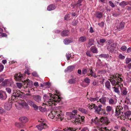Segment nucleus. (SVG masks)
<instances>
[{"label":"nucleus","mask_w":131,"mask_h":131,"mask_svg":"<svg viewBox=\"0 0 131 131\" xmlns=\"http://www.w3.org/2000/svg\"><path fill=\"white\" fill-rule=\"evenodd\" d=\"M56 93L58 94V95L55 94L54 95L50 94V99L49 98V96L45 95L43 96V99L45 103H44L43 104L47 106H49L53 105L56 106V103L58 102L61 100V99L58 95L59 94V92L57 90L56 91Z\"/></svg>","instance_id":"f257e3e1"},{"label":"nucleus","mask_w":131,"mask_h":131,"mask_svg":"<svg viewBox=\"0 0 131 131\" xmlns=\"http://www.w3.org/2000/svg\"><path fill=\"white\" fill-rule=\"evenodd\" d=\"M61 111H53L50 112L48 116V118L50 119H54L55 120L62 121L64 118V115L61 113Z\"/></svg>","instance_id":"f03ea898"},{"label":"nucleus","mask_w":131,"mask_h":131,"mask_svg":"<svg viewBox=\"0 0 131 131\" xmlns=\"http://www.w3.org/2000/svg\"><path fill=\"white\" fill-rule=\"evenodd\" d=\"M111 78L109 80L110 81L112 85L114 86L116 83V81L114 80H112L114 78H115L117 81L116 82V84H119L123 81V77L121 74H116L115 75H112L110 77Z\"/></svg>","instance_id":"7ed1b4c3"},{"label":"nucleus","mask_w":131,"mask_h":131,"mask_svg":"<svg viewBox=\"0 0 131 131\" xmlns=\"http://www.w3.org/2000/svg\"><path fill=\"white\" fill-rule=\"evenodd\" d=\"M19 90L17 89L16 90L14 88L13 90V93L12 95V98H16V97H19L22 98L24 97V95H22Z\"/></svg>","instance_id":"20e7f679"},{"label":"nucleus","mask_w":131,"mask_h":131,"mask_svg":"<svg viewBox=\"0 0 131 131\" xmlns=\"http://www.w3.org/2000/svg\"><path fill=\"white\" fill-rule=\"evenodd\" d=\"M117 46V43H113L108 46L107 50L112 53H115L116 51V47Z\"/></svg>","instance_id":"39448f33"},{"label":"nucleus","mask_w":131,"mask_h":131,"mask_svg":"<svg viewBox=\"0 0 131 131\" xmlns=\"http://www.w3.org/2000/svg\"><path fill=\"white\" fill-rule=\"evenodd\" d=\"M91 123L93 125H96L98 127L99 125L100 126L102 125L101 124H100L99 119L97 117L92 119L91 121Z\"/></svg>","instance_id":"423d86ee"},{"label":"nucleus","mask_w":131,"mask_h":131,"mask_svg":"<svg viewBox=\"0 0 131 131\" xmlns=\"http://www.w3.org/2000/svg\"><path fill=\"white\" fill-rule=\"evenodd\" d=\"M125 23L124 22L122 21L120 24H116L114 28L115 30H121L124 27Z\"/></svg>","instance_id":"0eeeda50"},{"label":"nucleus","mask_w":131,"mask_h":131,"mask_svg":"<svg viewBox=\"0 0 131 131\" xmlns=\"http://www.w3.org/2000/svg\"><path fill=\"white\" fill-rule=\"evenodd\" d=\"M14 83V82L11 79H6L3 81L2 83V85L5 86L6 85H10V86H11Z\"/></svg>","instance_id":"6e6552de"},{"label":"nucleus","mask_w":131,"mask_h":131,"mask_svg":"<svg viewBox=\"0 0 131 131\" xmlns=\"http://www.w3.org/2000/svg\"><path fill=\"white\" fill-rule=\"evenodd\" d=\"M92 105H91V106L95 110V112L99 113L102 110L101 107H102V105L101 104H100L98 106H95L94 104H93L92 103Z\"/></svg>","instance_id":"1a4fd4ad"},{"label":"nucleus","mask_w":131,"mask_h":131,"mask_svg":"<svg viewBox=\"0 0 131 131\" xmlns=\"http://www.w3.org/2000/svg\"><path fill=\"white\" fill-rule=\"evenodd\" d=\"M47 125L44 122L41 123L39 125L36 126V127L38 129L40 130H41L43 128H46L48 127Z\"/></svg>","instance_id":"9d476101"},{"label":"nucleus","mask_w":131,"mask_h":131,"mask_svg":"<svg viewBox=\"0 0 131 131\" xmlns=\"http://www.w3.org/2000/svg\"><path fill=\"white\" fill-rule=\"evenodd\" d=\"M80 117L75 119V124H77L78 123L83 124L84 121V116L80 117Z\"/></svg>","instance_id":"9b49d317"},{"label":"nucleus","mask_w":131,"mask_h":131,"mask_svg":"<svg viewBox=\"0 0 131 131\" xmlns=\"http://www.w3.org/2000/svg\"><path fill=\"white\" fill-rule=\"evenodd\" d=\"M5 109L7 111H9L12 107V104L11 102L6 103L4 106Z\"/></svg>","instance_id":"f8f14e48"},{"label":"nucleus","mask_w":131,"mask_h":131,"mask_svg":"<svg viewBox=\"0 0 131 131\" xmlns=\"http://www.w3.org/2000/svg\"><path fill=\"white\" fill-rule=\"evenodd\" d=\"M7 95L5 92H0V99L2 100H5L7 98Z\"/></svg>","instance_id":"ddd939ff"},{"label":"nucleus","mask_w":131,"mask_h":131,"mask_svg":"<svg viewBox=\"0 0 131 131\" xmlns=\"http://www.w3.org/2000/svg\"><path fill=\"white\" fill-rule=\"evenodd\" d=\"M14 79L16 81H20L23 78L22 75L20 73L15 74L14 76Z\"/></svg>","instance_id":"4468645a"},{"label":"nucleus","mask_w":131,"mask_h":131,"mask_svg":"<svg viewBox=\"0 0 131 131\" xmlns=\"http://www.w3.org/2000/svg\"><path fill=\"white\" fill-rule=\"evenodd\" d=\"M122 109L121 108H116L115 115L116 116H120L121 115H121V113H123V112L121 111Z\"/></svg>","instance_id":"2eb2a0df"},{"label":"nucleus","mask_w":131,"mask_h":131,"mask_svg":"<svg viewBox=\"0 0 131 131\" xmlns=\"http://www.w3.org/2000/svg\"><path fill=\"white\" fill-rule=\"evenodd\" d=\"M94 39L93 38L89 39L88 41L87 46L89 47H90L91 46L94 45Z\"/></svg>","instance_id":"dca6fc26"},{"label":"nucleus","mask_w":131,"mask_h":131,"mask_svg":"<svg viewBox=\"0 0 131 131\" xmlns=\"http://www.w3.org/2000/svg\"><path fill=\"white\" fill-rule=\"evenodd\" d=\"M89 100L92 102L96 103L99 102V97L96 96L95 97L93 98L90 97L89 98Z\"/></svg>","instance_id":"f3484780"},{"label":"nucleus","mask_w":131,"mask_h":131,"mask_svg":"<svg viewBox=\"0 0 131 131\" xmlns=\"http://www.w3.org/2000/svg\"><path fill=\"white\" fill-rule=\"evenodd\" d=\"M63 130H61L59 129H56L55 131H76V129L73 128L67 127V128L63 129Z\"/></svg>","instance_id":"a211bd4d"},{"label":"nucleus","mask_w":131,"mask_h":131,"mask_svg":"<svg viewBox=\"0 0 131 131\" xmlns=\"http://www.w3.org/2000/svg\"><path fill=\"white\" fill-rule=\"evenodd\" d=\"M116 100L114 98H111L108 101L109 104L111 105H115L116 103Z\"/></svg>","instance_id":"6ab92c4d"},{"label":"nucleus","mask_w":131,"mask_h":131,"mask_svg":"<svg viewBox=\"0 0 131 131\" xmlns=\"http://www.w3.org/2000/svg\"><path fill=\"white\" fill-rule=\"evenodd\" d=\"M107 100V98L105 97H102L99 99V102H100L103 105H105Z\"/></svg>","instance_id":"aec40b11"},{"label":"nucleus","mask_w":131,"mask_h":131,"mask_svg":"<svg viewBox=\"0 0 131 131\" xmlns=\"http://www.w3.org/2000/svg\"><path fill=\"white\" fill-rule=\"evenodd\" d=\"M34 100L37 102H39L41 101V97L39 95H35L32 96Z\"/></svg>","instance_id":"412c9836"},{"label":"nucleus","mask_w":131,"mask_h":131,"mask_svg":"<svg viewBox=\"0 0 131 131\" xmlns=\"http://www.w3.org/2000/svg\"><path fill=\"white\" fill-rule=\"evenodd\" d=\"M108 119L107 117H103L101 118L99 121L100 122V123L107 124L108 123Z\"/></svg>","instance_id":"4be33fe9"},{"label":"nucleus","mask_w":131,"mask_h":131,"mask_svg":"<svg viewBox=\"0 0 131 131\" xmlns=\"http://www.w3.org/2000/svg\"><path fill=\"white\" fill-rule=\"evenodd\" d=\"M74 67L73 66H68L64 70L65 72H71L74 69Z\"/></svg>","instance_id":"5701e85b"},{"label":"nucleus","mask_w":131,"mask_h":131,"mask_svg":"<svg viewBox=\"0 0 131 131\" xmlns=\"http://www.w3.org/2000/svg\"><path fill=\"white\" fill-rule=\"evenodd\" d=\"M20 105L22 107L25 108H27L28 107V104L25 101L22 102L20 103Z\"/></svg>","instance_id":"b1692460"},{"label":"nucleus","mask_w":131,"mask_h":131,"mask_svg":"<svg viewBox=\"0 0 131 131\" xmlns=\"http://www.w3.org/2000/svg\"><path fill=\"white\" fill-rule=\"evenodd\" d=\"M19 120L23 123H26L28 122V119L26 117L23 116L20 117Z\"/></svg>","instance_id":"393cba45"},{"label":"nucleus","mask_w":131,"mask_h":131,"mask_svg":"<svg viewBox=\"0 0 131 131\" xmlns=\"http://www.w3.org/2000/svg\"><path fill=\"white\" fill-rule=\"evenodd\" d=\"M121 92L122 95L123 96L126 95L127 93V89L125 88H122L121 90Z\"/></svg>","instance_id":"a878e982"},{"label":"nucleus","mask_w":131,"mask_h":131,"mask_svg":"<svg viewBox=\"0 0 131 131\" xmlns=\"http://www.w3.org/2000/svg\"><path fill=\"white\" fill-rule=\"evenodd\" d=\"M78 110L83 114H89L88 111L83 108H78Z\"/></svg>","instance_id":"bb28decb"},{"label":"nucleus","mask_w":131,"mask_h":131,"mask_svg":"<svg viewBox=\"0 0 131 131\" xmlns=\"http://www.w3.org/2000/svg\"><path fill=\"white\" fill-rule=\"evenodd\" d=\"M87 38L85 36H82L80 37L79 39V41L81 42H85Z\"/></svg>","instance_id":"cd10ccee"},{"label":"nucleus","mask_w":131,"mask_h":131,"mask_svg":"<svg viewBox=\"0 0 131 131\" xmlns=\"http://www.w3.org/2000/svg\"><path fill=\"white\" fill-rule=\"evenodd\" d=\"M56 7L54 5L51 4L49 5L47 7V9L49 11H51L54 10Z\"/></svg>","instance_id":"c85d7f7f"},{"label":"nucleus","mask_w":131,"mask_h":131,"mask_svg":"<svg viewBox=\"0 0 131 131\" xmlns=\"http://www.w3.org/2000/svg\"><path fill=\"white\" fill-rule=\"evenodd\" d=\"M95 15L97 18L100 19L102 17L103 14L101 12H98L96 13Z\"/></svg>","instance_id":"c756f323"},{"label":"nucleus","mask_w":131,"mask_h":131,"mask_svg":"<svg viewBox=\"0 0 131 131\" xmlns=\"http://www.w3.org/2000/svg\"><path fill=\"white\" fill-rule=\"evenodd\" d=\"M69 33V31L68 30H64L62 31L61 34L62 36H66L68 35Z\"/></svg>","instance_id":"7c9ffc66"},{"label":"nucleus","mask_w":131,"mask_h":131,"mask_svg":"<svg viewBox=\"0 0 131 131\" xmlns=\"http://www.w3.org/2000/svg\"><path fill=\"white\" fill-rule=\"evenodd\" d=\"M105 86L106 88L108 90H111V85L110 82L108 81H107L105 83Z\"/></svg>","instance_id":"2f4dec72"},{"label":"nucleus","mask_w":131,"mask_h":131,"mask_svg":"<svg viewBox=\"0 0 131 131\" xmlns=\"http://www.w3.org/2000/svg\"><path fill=\"white\" fill-rule=\"evenodd\" d=\"M90 50L94 53H98V51L97 49L94 47H92L90 48Z\"/></svg>","instance_id":"473e14b6"},{"label":"nucleus","mask_w":131,"mask_h":131,"mask_svg":"<svg viewBox=\"0 0 131 131\" xmlns=\"http://www.w3.org/2000/svg\"><path fill=\"white\" fill-rule=\"evenodd\" d=\"M99 56L100 58H108L109 57V55L108 54H102L99 55Z\"/></svg>","instance_id":"72a5a7b5"},{"label":"nucleus","mask_w":131,"mask_h":131,"mask_svg":"<svg viewBox=\"0 0 131 131\" xmlns=\"http://www.w3.org/2000/svg\"><path fill=\"white\" fill-rule=\"evenodd\" d=\"M76 79L75 78H74L70 79L68 81V82L70 84L75 83L76 82Z\"/></svg>","instance_id":"f704fd0d"},{"label":"nucleus","mask_w":131,"mask_h":131,"mask_svg":"<svg viewBox=\"0 0 131 131\" xmlns=\"http://www.w3.org/2000/svg\"><path fill=\"white\" fill-rule=\"evenodd\" d=\"M72 42V40L68 38H66L64 40V43L66 45H68Z\"/></svg>","instance_id":"c9c22d12"},{"label":"nucleus","mask_w":131,"mask_h":131,"mask_svg":"<svg viewBox=\"0 0 131 131\" xmlns=\"http://www.w3.org/2000/svg\"><path fill=\"white\" fill-rule=\"evenodd\" d=\"M128 3L127 2L123 1L121 2L119 5L122 7H124L128 5Z\"/></svg>","instance_id":"e433bc0d"},{"label":"nucleus","mask_w":131,"mask_h":131,"mask_svg":"<svg viewBox=\"0 0 131 131\" xmlns=\"http://www.w3.org/2000/svg\"><path fill=\"white\" fill-rule=\"evenodd\" d=\"M98 129L99 131H108L109 130L108 129H107L106 127H105L104 128H102L101 127V126L100 125V126L98 127L97 128Z\"/></svg>","instance_id":"4c0bfd02"},{"label":"nucleus","mask_w":131,"mask_h":131,"mask_svg":"<svg viewBox=\"0 0 131 131\" xmlns=\"http://www.w3.org/2000/svg\"><path fill=\"white\" fill-rule=\"evenodd\" d=\"M39 109L40 111L42 112H44L47 111V109L46 107H44L41 106L39 107Z\"/></svg>","instance_id":"58836bf2"},{"label":"nucleus","mask_w":131,"mask_h":131,"mask_svg":"<svg viewBox=\"0 0 131 131\" xmlns=\"http://www.w3.org/2000/svg\"><path fill=\"white\" fill-rule=\"evenodd\" d=\"M15 125L16 127L19 128H22L23 127V126L22 124L19 123H16Z\"/></svg>","instance_id":"ea45409f"},{"label":"nucleus","mask_w":131,"mask_h":131,"mask_svg":"<svg viewBox=\"0 0 131 131\" xmlns=\"http://www.w3.org/2000/svg\"><path fill=\"white\" fill-rule=\"evenodd\" d=\"M28 104L30 106H32L34 104V103L29 100H27L26 101Z\"/></svg>","instance_id":"a19ab883"},{"label":"nucleus","mask_w":131,"mask_h":131,"mask_svg":"<svg viewBox=\"0 0 131 131\" xmlns=\"http://www.w3.org/2000/svg\"><path fill=\"white\" fill-rule=\"evenodd\" d=\"M91 75L94 78H96L97 77V76L96 74L93 72L92 70H90V73L88 75Z\"/></svg>","instance_id":"79ce46f5"},{"label":"nucleus","mask_w":131,"mask_h":131,"mask_svg":"<svg viewBox=\"0 0 131 131\" xmlns=\"http://www.w3.org/2000/svg\"><path fill=\"white\" fill-rule=\"evenodd\" d=\"M67 114L69 115L70 117L71 118H72L75 117V114H74L72 112H67Z\"/></svg>","instance_id":"37998d69"},{"label":"nucleus","mask_w":131,"mask_h":131,"mask_svg":"<svg viewBox=\"0 0 131 131\" xmlns=\"http://www.w3.org/2000/svg\"><path fill=\"white\" fill-rule=\"evenodd\" d=\"M112 109V107L110 106H107L106 108V110L107 112H109L111 111Z\"/></svg>","instance_id":"c03bdc74"},{"label":"nucleus","mask_w":131,"mask_h":131,"mask_svg":"<svg viewBox=\"0 0 131 131\" xmlns=\"http://www.w3.org/2000/svg\"><path fill=\"white\" fill-rule=\"evenodd\" d=\"M125 115L126 116H129L131 114V112L130 111H127L124 113Z\"/></svg>","instance_id":"a18cd8bd"},{"label":"nucleus","mask_w":131,"mask_h":131,"mask_svg":"<svg viewBox=\"0 0 131 131\" xmlns=\"http://www.w3.org/2000/svg\"><path fill=\"white\" fill-rule=\"evenodd\" d=\"M91 53V52L90 51H87L86 52V54L87 56L91 57L92 56Z\"/></svg>","instance_id":"49530a36"},{"label":"nucleus","mask_w":131,"mask_h":131,"mask_svg":"<svg viewBox=\"0 0 131 131\" xmlns=\"http://www.w3.org/2000/svg\"><path fill=\"white\" fill-rule=\"evenodd\" d=\"M90 79L88 78H86L84 79V81L85 82L87 83L88 84H89L90 83Z\"/></svg>","instance_id":"de8ad7c7"},{"label":"nucleus","mask_w":131,"mask_h":131,"mask_svg":"<svg viewBox=\"0 0 131 131\" xmlns=\"http://www.w3.org/2000/svg\"><path fill=\"white\" fill-rule=\"evenodd\" d=\"M126 63L128 64L131 61V58H127L125 59Z\"/></svg>","instance_id":"09e8293b"},{"label":"nucleus","mask_w":131,"mask_h":131,"mask_svg":"<svg viewBox=\"0 0 131 131\" xmlns=\"http://www.w3.org/2000/svg\"><path fill=\"white\" fill-rule=\"evenodd\" d=\"M71 53L70 54L69 53H68V52L66 54V57L68 60H69L70 57L72 58V57H71Z\"/></svg>","instance_id":"8fccbe9b"},{"label":"nucleus","mask_w":131,"mask_h":131,"mask_svg":"<svg viewBox=\"0 0 131 131\" xmlns=\"http://www.w3.org/2000/svg\"><path fill=\"white\" fill-rule=\"evenodd\" d=\"M114 91L117 93L118 94H119V93L120 92L118 88L115 87H114Z\"/></svg>","instance_id":"3c124183"},{"label":"nucleus","mask_w":131,"mask_h":131,"mask_svg":"<svg viewBox=\"0 0 131 131\" xmlns=\"http://www.w3.org/2000/svg\"><path fill=\"white\" fill-rule=\"evenodd\" d=\"M5 113V111L2 107H0V114H2Z\"/></svg>","instance_id":"603ef678"},{"label":"nucleus","mask_w":131,"mask_h":131,"mask_svg":"<svg viewBox=\"0 0 131 131\" xmlns=\"http://www.w3.org/2000/svg\"><path fill=\"white\" fill-rule=\"evenodd\" d=\"M118 57L121 59H125V57L122 54H120L118 56Z\"/></svg>","instance_id":"864d4df0"},{"label":"nucleus","mask_w":131,"mask_h":131,"mask_svg":"<svg viewBox=\"0 0 131 131\" xmlns=\"http://www.w3.org/2000/svg\"><path fill=\"white\" fill-rule=\"evenodd\" d=\"M5 90L6 92L9 94H10L11 93V90L10 88H6Z\"/></svg>","instance_id":"5fc2aeb1"},{"label":"nucleus","mask_w":131,"mask_h":131,"mask_svg":"<svg viewBox=\"0 0 131 131\" xmlns=\"http://www.w3.org/2000/svg\"><path fill=\"white\" fill-rule=\"evenodd\" d=\"M127 49V47L124 46H122L121 48V50L123 51H125Z\"/></svg>","instance_id":"6e6d98bb"},{"label":"nucleus","mask_w":131,"mask_h":131,"mask_svg":"<svg viewBox=\"0 0 131 131\" xmlns=\"http://www.w3.org/2000/svg\"><path fill=\"white\" fill-rule=\"evenodd\" d=\"M16 85L18 88H20L22 86V84L20 83H17Z\"/></svg>","instance_id":"4d7b16f0"},{"label":"nucleus","mask_w":131,"mask_h":131,"mask_svg":"<svg viewBox=\"0 0 131 131\" xmlns=\"http://www.w3.org/2000/svg\"><path fill=\"white\" fill-rule=\"evenodd\" d=\"M4 68V66L2 64L0 63V72H2Z\"/></svg>","instance_id":"13d9d810"},{"label":"nucleus","mask_w":131,"mask_h":131,"mask_svg":"<svg viewBox=\"0 0 131 131\" xmlns=\"http://www.w3.org/2000/svg\"><path fill=\"white\" fill-rule=\"evenodd\" d=\"M87 72V70L85 69H83L82 70V73L83 74H85Z\"/></svg>","instance_id":"bf43d9fd"},{"label":"nucleus","mask_w":131,"mask_h":131,"mask_svg":"<svg viewBox=\"0 0 131 131\" xmlns=\"http://www.w3.org/2000/svg\"><path fill=\"white\" fill-rule=\"evenodd\" d=\"M32 107L34 108V110H37L38 109V106L35 104H34Z\"/></svg>","instance_id":"052dcab7"},{"label":"nucleus","mask_w":131,"mask_h":131,"mask_svg":"<svg viewBox=\"0 0 131 131\" xmlns=\"http://www.w3.org/2000/svg\"><path fill=\"white\" fill-rule=\"evenodd\" d=\"M109 3L110 5L112 7H115V5L111 1H110Z\"/></svg>","instance_id":"680f3d73"},{"label":"nucleus","mask_w":131,"mask_h":131,"mask_svg":"<svg viewBox=\"0 0 131 131\" xmlns=\"http://www.w3.org/2000/svg\"><path fill=\"white\" fill-rule=\"evenodd\" d=\"M49 83L48 82H46L45 83H44L43 84H41V86L42 87H44L46 86H49Z\"/></svg>","instance_id":"e2e57ef3"},{"label":"nucleus","mask_w":131,"mask_h":131,"mask_svg":"<svg viewBox=\"0 0 131 131\" xmlns=\"http://www.w3.org/2000/svg\"><path fill=\"white\" fill-rule=\"evenodd\" d=\"M32 75L35 77H38V75L37 73L35 72H34L32 73Z\"/></svg>","instance_id":"0e129e2a"},{"label":"nucleus","mask_w":131,"mask_h":131,"mask_svg":"<svg viewBox=\"0 0 131 131\" xmlns=\"http://www.w3.org/2000/svg\"><path fill=\"white\" fill-rule=\"evenodd\" d=\"M81 131H89V129L87 127H84L82 129Z\"/></svg>","instance_id":"69168bd1"},{"label":"nucleus","mask_w":131,"mask_h":131,"mask_svg":"<svg viewBox=\"0 0 131 131\" xmlns=\"http://www.w3.org/2000/svg\"><path fill=\"white\" fill-rule=\"evenodd\" d=\"M106 40L104 39H101L100 40V42L101 43H103L105 42Z\"/></svg>","instance_id":"338daca9"},{"label":"nucleus","mask_w":131,"mask_h":131,"mask_svg":"<svg viewBox=\"0 0 131 131\" xmlns=\"http://www.w3.org/2000/svg\"><path fill=\"white\" fill-rule=\"evenodd\" d=\"M126 79L128 82H131V78L127 77L126 78Z\"/></svg>","instance_id":"774afa93"}]
</instances>
